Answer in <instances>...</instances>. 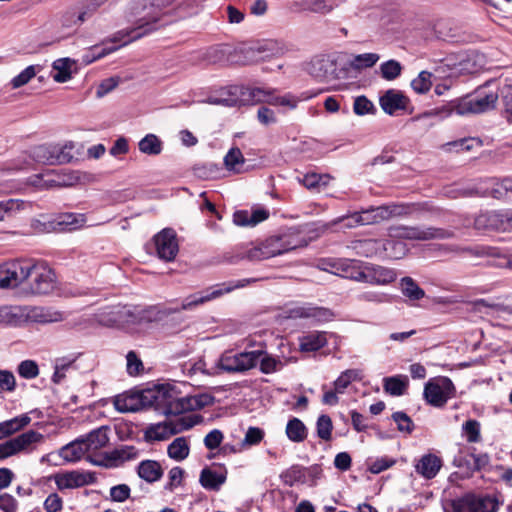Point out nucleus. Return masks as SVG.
<instances>
[{
	"label": "nucleus",
	"mask_w": 512,
	"mask_h": 512,
	"mask_svg": "<svg viewBox=\"0 0 512 512\" xmlns=\"http://www.w3.org/2000/svg\"><path fill=\"white\" fill-rule=\"evenodd\" d=\"M397 277L398 273L395 269L367 262L363 283L387 286L395 282Z\"/></svg>",
	"instance_id": "6ab92c4d"
},
{
	"label": "nucleus",
	"mask_w": 512,
	"mask_h": 512,
	"mask_svg": "<svg viewBox=\"0 0 512 512\" xmlns=\"http://www.w3.org/2000/svg\"><path fill=\"white\" fill-rule=\"evenodd\" d=\"M174 0H133L127 12L128 21L132 28L119 31L112 42H121L118 46L92 47L84 56L83 61L90 64L106 55L116 51L134 40L141 38L154 29V24L160 19L162 9L170 5Z\"/></svg>",
	"instance_id": "f257e3e1"
},
{
	"label": "nucleus",
	"mask_w": 512,
	"mask_h": 512,
	"mask_svg": "<svg viewBox=\"0 0 512 512\" xmlns=\"http://www.w3.org/2000/svg\"><path fill=\"white\" fill-rule=\"evenodd\" d=\"M265 436V432L263 429L259 427H249L245 432V436L241 441L242 448H249L252 446H256L261 443Z\"/></svg>",
	"instance_id": "bf43d9fd"
},
{
	"label": "nucleus",
	"mask_w": 512,
	"mask_h": 512,
	"mask_svg": "<svg viewBox=\"0 0 512 512\" xmlns=\"http://www.w3.org/2000/svg\"><path fill=\"white\" fill-rule=\"evenodd\" d=\"M55 144H41L30 151L32 159L41 164L53 165L55 163Z\"/></svg>",
	"instance_id": "58836bf2"
},
{
	"label": "nucleus",
	"mask_w": 512,
	"mask_h": 512,
	"mask_svg": "<svg viewBox=\"0 0 512 512\" xmlns=\"http://www.w3.org/2000/svg\"><path fill=\"white\" fill-rule=\"evenodd\" d=\"M35 75L36 69L33 65L26 67L11 80L12 88L17 89L26 85Z\"/></svg>",
	"instance_id": "338daca9"
},
{
	"label": "nucleus",
	"mask_w": 512,
	"mask_h": 512,
	"mask_svg": "<svg viewBox=\"0 0 512 512\" xmlns=\"http://www.w3.org/2000/svg\"><path fill=\"white\" fill-rule=\"evenodd\" d=\"M298 246H300L298 242L290 240L287 236L270 237L256 246L246 248L239 254V258L251 262L262 261L291 251Z\"/></svg>",
	"instance_id": "39448f33"
},
{
	"label": "nucleus",
	"mask_w": 512,
	"mask_h": 512,
	"mask_svg": "<svg viewBox=\"0 0 512 512\" xmlns=\"http://www.w3.org/2000/svg\"><path fill=\"white\" fill-rule=\"evenodd\" d=\"M307 72L320 82L330 81L335 78V63L327 56L314 57L306 67Z\"/></svg>",
	"instance_id": "412c9836"
},
{
	"label": "nucleus",
	"mask_w": 512,
	"mask_h": 512,
	"mask_svg": "<svg viewBox=\"0 0 512 512\" xmlns=\"http://www.w3.org/2000/svg\"><path fill=\"white\" fill-rule=\"evenodd\" d=\"M31 418L26 415H20L12 419L3 421L0 423V437L1 439L9 437L14 433L22 430L24 427L29 425Z\"/></svg>",
	"instance_id": "e433bc0d"
},
{
	"label": "nucleus",
	"mask_w": 512,
	"mask_h": 512,
	"mask_svg": "<svg viewBox=\"0 0 512 512\" xmlns=\"http://www.w3.org/2000/svg\"><path fill=\"white\" fill-rule=\"evenodd\" d=\"M399 289L410 302H416L425 297V291L409 276L400 279Z\"/></svg>",
	"instance_id": "f704fd0d"
},
{
	"label": "nucleus",
	"mask_w": 512,
	"mask_h": 512,
	"mask_svg": "<svg viewBox=\"0 0 512 512\" xmlns=\"http://www.w3.org/2000/svg\"><path fill=\"white\" fill-rule=\"evenodd\" d=\"M358 299L363 302L381 305L392 303L394 296L383 291L366 290L358 295Z\"/></svg>",
	"instance_id": "a18cd8bd"
},
{
	"label": "nucleus",
	"mask_w": 512,
	"mask_h": 512,
	"mask_svg": "<svg viewBox=\"0 0 512 512\" xmlns=\"http://www.w3.org/2000/svg\"><path fill=\"white\" fill-rule=\"evenodd\" d=\"M504 111L509 122H512V85H504L500 90Z\"/></svg>",
	"instance_id": "774afa93"
},
{
	"label": "nucleus",
	"mask_w": 512,
	"mask_h": 512,
	"mask_svg": "<svg viewBox=\"0 0 512 512\" xmlns=\"http://www.w3.org/2000/svg\"><path fill=\"white\" fill-rule=\"evenodd\" d=\"M298 180L307 189L320 191L321 188H324L329 184L330 176L320 175L317 173H309L304 175L302 178H298Z\"/></svg>",
	"instance_id": "49530a36"
},
{
	"label": "nucleus",
	"mask_w": 512,
	"mask_h": 512,
	"mask_svg": "<svg viewBox=\"0 0 512 512\" xmlns=\"http://www.w3.org/2000/svg\"><path fill=\"white\" fill-rule=\"evenodd\" d=\"M282 482L287 486H293L298 482H304L305 472L300 466H291L280 475Z\"/></svg>",
	"instance_id": "5fc2aeb1"
},
{
	"label": "nucleus",
	"mask_w": 512,
	"mask_h": 512,
	"mask_svg": "<svg viewBox=\"0 0 512 512\" xmlns=\"http://www.w3.org/2000/svg\"><path fill=\"white\" fill-rule=\"evenodd\" d=\"M74 147L75 145L71 141L64 144H55V163H69L73 159L72 150Z\"/></svg>",
	"instance_id": "680f3d73"
},
{
	"label": "nucleus",
	"mask_w": 512,
	"mask_h": 512,
	"mask_svg": "<svg viewBox=\"0 0 512 512\" xmlns=\"http://www.w3.org/2000/svg\"><path fill=\"white\" fill-rule=\"evenodd\" d=\"M347 0H306L302 5V9L309 13L328 15L336 8L345 3Z\"/></svg>",
	"instance_id": "c756f323"
},
{
	"label": "nucleus",
	"mask_w": 512,
	"mask_h": 512,
	"mask_svg": "<svg viewBox=\"0 0 512 512\" xmlns=\"http://www.w3.org/2000/svg\"><path fill=\"white\" fill-rule=\"evenodd\" d=\"M137 457L138 451L135 447L124 446L122 448L113 450L105 457H89V461L94 465L112 467L118 466L125 461L136 459Z\"/></svg>",
	"instance_id": "aec40b11"
},
{
	"label": "nucleus",
	"mask_w": 512,
	"mask_h": 512,
	"mask_svg": "<svg viewBox=\"0 0 512 512\" xmlns=\"http://www.w3.org/2000/svg\"><path fill=\"white\" fill-rule=\"evenodd\" d=\"M74 62L69 58H61L57 59L53 62V70L54 74L52 75L54 81L58 83H64L71 79L72 75V66Z\"/></svg>",
	"instance_id": "a19ab883"
},
{
	"label": "nucleus",
	"mask_w": 512,
	"mask_h": 512,
	"mask_svg": "<svg viewBox=\"0 0 512 512\" xmlns=\"http://www.w3.org/2000/svg\"><path fill=\"white\" fill-rule=\"evenodd\" d=\"M269 213L264 209H257L252 212L245 210L236 211L233 215V222L237 226H255L266 220Z\"/></svg>",
	"instance_id": "2f4dec72"
},
{
	"label": "nucleus",
	"mask_w": 512,
	"mask_h": 512,
	"mask_svg": "<svg viewBox=\"0 0 512 512\" xmlns=\"http://www.w3.org/2000/svg\"><path fill=\"white\" fill-rule=\"evenodd\" d=\"M86 320L95 321L105 327L131 328L147 322V310L118 304L101 308L93 315V318Z\"/></svg>",
	"instance_id": "20e7f679"
},
{
	"label": "nucleus",
	"mask_w": 512,
	"mask_h": 512,
	"mask_svg": "<svg viewBox=\"0 0 512 512\" xmlns=\"http://www.w3.org/2000/svg\"><path fill=\"white\" fill-rule=\"evenodd\" d=\"M195 423L190 418L183 416L176 420L153 424L147 428L145 438L147 441H163L175 434L190 429Z\"/></svg>",
	"instance_id": "f8f14e48"
},
{
	"label": "nucleus",
	"mask_w": 512,
	"mask_h": 512,
	"mask_svg": "<svg viewBox=\"0 0 512 512\" xmlns=\"http://www.w3.org/2000/svg\"><path fill=\"white\" fill-rule=\"evenodd\" d=\"M244 163V157L240 149L232 148L224 157V164L226 168L230 171L240 172V167Z\"/></svg>",
	"instance_id": "6e6d98bb"
},
{
	"label": "nucleus",
	"mask_w": 512,
	"mask_h": 512,
	"mask_svg": "<svg viewBox=\"0 0 512 512\" xmlns=\"http://www.w3.org/2000/svg\"><path fill=\"white\" fill-rule=\"evenodd\" d=\"M456 388L450 378L439 376L430 379L424 386L423 396L428 404L443 407L455 397Z\"/></svg>",
	"instance_id": "9d476101"
},
{
	"label": "nucleus",
	"mask_w": 512,
	"mask_h": 512,
	"mask_svg": "<svg viewBox=\"0 0 512 512\" xmlns=\"http://www.w3.org/2000/svg\"><path fill=\"white\" fill-rule=\"evenodd\" d=\"M43 439L44 436L34 430H29L16 436L15 438H12L18 454L32 452L36 449V446L43 441Z\"/></svg>",
	"instance_id": "cd10ccee"
},
{
	"label": "nucleus",
	"mask_w": 512,
	"mask_h": 512,
	"mask_svg": "<svg viewBox=\"0 0 512 512\" xmlns=\"http://www.w3.org/2000/svg\"><path fill=\"white\" fill-rule=\"evenodd\" d=\"M327 344L325 332H310L299 337V347L302 352H314Z\"/></svg>",
	"instance_id": "473e14b6"
},
{
	"label": "nucleus",
	"mask_w": 512,
	"mask_h": 512,
	"mask_svg": "<svg viewBox=\"0 0 512 512\" xmlns=\"http://www.w3.org/2000/svg\"><path fill=\"white\" fill-rule=\"evenodd\" d=\"M30 272V259H19L0 265V288H16L26 286Z\"/></svg>",
	"instance_id": "9b49d317"
},
{
	"label": "nucleus",
	"mask_w": 512,
	"mask_h": 512,
	"mask_svg": "<svg viewBox=\"0 0 512 512\" xmlns=\"http://www.w3.org/2000/svg\"><path fill=\"white\" fill-rule=\"evenodd\" d=\"M139 150L147 155H159L162 151L163 143L155 134H147L138 143Z\"/></svg>",
	"instance_id": "c03bdc74"
},
{
	"label": "nucleus",
	"mask_w": 512,
	"mask_h": 512,
	"mask_svg": "<svg viewBox=\"0 0 512 512\" xmlns=\"http://www.w3.org/2000/svg\"><path fill=\"white\" fill-rule=\"evenodd\" d=\"M361 379V371L357 369H348L341 373V375L334 382V389L339 394L344 393L345 389L351 382Z\"/></svg>",
	"instance_id": "09e8293b"
},
{
	"label": "nucleus",
	"mask_w": 512,
	"mask_h": 512,
	"mask_svg": "<svg viewBox=\"0 0 512 512\" xmlns=\"http://www.w3.org/2000/svg\"><path fill=\"white\" fill-rule=\"evenodd\" d=\"M389 239L383 240L382 256L390 259H401L408 251L402 239L426 241L431 239H446L451 233L433 227L393 226L389 228Z\"/></svg>",
	"instance_id": "7ed1b4c3"
},
{
	"label": "nucleus",
	"mask_w": 512,
	"mask_h": 512,
	"mask_svg": "<svg viewBox=\"0 0 512 512\" xmlns=\"http://www.w3.org/2000/svg\"><path fill=\"white\" fill-rule=\"evenodd\" d=\"M138 476L148 483H154L163 476V469L155 460H143L137 467Z\"/></svg>",
	"instance_id": "7c9ffc66"
},
{
	"label": "nucleus",
	"mask_w": 512,
	"mask_h": 512,
	"mask_svg": "<svg viewBox=\"0 0 512 512\" xmlns=\"http://www.w3.org/2000/svg\"><path fill=\"white\" fill-rule=\"evenodd\" d=\"M254 352H259L260 354L258 358V365L259 370L263 374L276 373L282 370L289 363V358L284 356H275L268 353L264 349V345L262 343L258 345L257 349H254Z\"/></svg>",
	"instance_id": "4be33fe9"
},
{
	"label": "nucleus",
	"mask_w": 512,
	"mask_h": 512,
	"mask_svg": "<svg viewBox=\"0 0 512 512\" xmlns=\"http://www.w3.org/2000/svg\"><path fill=\"white\" fill-rule=\"evenodd\" d=\"M294 313L298 317H302V318L313 317V318H317V319L326 318L331 315V313L328 309L321 308V307H314V306H310V305L298 307L294 310Z\"/></svg>",
	"instance_id": "13d9d810"
},
{
	"label": "nucleus",
	"mask_w": 512,
	"mask_h": 512,
	"mask_svg": "<svg viewBox=\"0 0 512 512\" xmlns=\"http://www.w3.org/2000/svg\"><path fill=\"white\" fill-rule=\"evenodd\" d=\"M189 445L184 437L174 439L167 448V454L171 459L182 461L189 455Z\"/></svg>",
	"instance_id": "79ce46f5"
},
{
	"label": "nucleus",
	"mask_w": 512,
	"mask_h": 512,
	"mask_svg": "<svg viewBox=\"0 0 512 512\" xmlns=\"http://www.w3.org/2000/svg\"><path fill=\"white\" fill-rule=\"evenodd\" d=\"M380 59L377 53L358 54L350 61V67L355 70H362L373 67Z\"/></svg>",
	"instance_id": "3c124183"
},
{
	"label": "nucleus",
	"mask_w": 512,
	"mask_h": 512,
	"mask_svg": "<svg viewBox=\"0 0 512 512\" xmlns=\"http://www.w3.org/2000/svg\"><path fill=\"white\" fill-rule=\"evenodd\" d=\"M355 213L357 215L356 222H359L360 225H371L395 216L405 215L407 208L403 205L392 204L371 207Z\"/></svg>",
	"instance_id": "2eb2a0df"
},
{
	"label": "nucleus",
	"mask_w": 512,
	"mask_h": 512,
	"mask_svg": "<svg viewBox=\"0 0 512 512\" xmlns=\"http://www.w3.org/2000/svg\"><path fill=\"white\" fill-rule=\"evenodd\" d=\"M384 390L392 396H401L406 393L409 380L406 375H396L384 378Z\"/></svg>",
	"instance_id": "4c0bfd02"
},
{
	"label": "nucleus",
	"mask_w": 512,
	"mask_h": 512,
	"mask_svg": "<svg viewBox=\"0 0 512 512\" xmlns=\"http://www.w3.org/2000/svg\"><path fill=\"white\" fill-rule=\"evenodd\" d=\"M352 248L356 250L358 255L374 257L382 256L384 244L382 239H364L353 242Z\"/></svg>",
	"instance_id": "c85d7f7f"
},
{
	"label": "nucleus",
	"mask_w": 512,
	"mask_h": 512,
	"mask_svg": "<svg viewBox=\"0 0 512 512\" xmlns=\"http://www.w3.org/2000/svg\"><path fill=\"white\" fill-rule=\"evenodd\" d=\"M332 420L328 415H321L317 419L316 423V431L317 436L324 440V441H330L332 438Z\"/></svg>",
	"instance_id": "052dcab7"
},
{
	"label": "nucleus",
	"mask_w": 512,
	"mask_h": 512,
	"mask_svg": "<svg viewBox=\"0 0 512 512\" xmlns=\"http://www.w3.org/2000/svg\"><path fill=\"white\" fill-rule=\"evenodd\" d=\"M151 408L166 415H180L187 411L201 409L207 405L208 396H182L175 386L170 384L149 388Z\"/></svg>",
	"instance_id": "f03ea898"
},
{
	"label": "nucleus",
	"mask_w": 512,
	"mask_h": 512,
	"mask_svg": "<svg viewBox=\"0 0 512 512\" xmlns=\"http://www.w3.org/2000/svg\"><path fill=\"white\" fill-rule=\"evenodd\" d=\"M53 478L59 490L79 488L95 481L92 473L78 470L57 473Z\"/></svg>",
	"instance_id": "a211bd4d"
},
{
	"label": "nucleus",
	"mask_w": 512,
	"mask_h": 512,
	"mask_svg": "<svg viewBox=\"0 0 512 512\" xmlns=\"http://www.w3.org/2000/svg\"><path fill=\"white\" fill-rule=\"evenodd\" d=\"M24 323V310L19 307H0V324L21 326Z\"/></svg>",
	"instance_id": "ea45409f"
},
{
	"label": "nucleus",
	"mask_w": 512,
	"mask_h": 512,
	"mask_svg": "<svg viewBox=\"0 0 512 512\" xmlns=\"http://www.w3.org/2000/svg\"><path fill=\"white\" fill-rule=\"evenodd\" d=\"M409 99L399 90L389 89L379 99L383 111L389 115L395 114L398 110H406Z\"/></svg>",
	"instance_id": "b1692460"
},
{
	"label": "nucleus",
	"mask_w": 512,
	"mask_h": 512,
	"mask_svg": "<svg viewBox=\"0 0 512 512\" xmlns=\"http://www.w3.org/2000/svg\"><path fill=\"white\" fill-rule=\"evenodd\" d=\"M432 86V73L421 71L416 78L411 81V87L417 94L427 93Z\"/></svg>",
	"instance_id": "864d4df0"
},
{
	"label": "nucleus",
	"mask_w": 512,
	"mask_h": 512,
	"mask_svg": "<svg viewBox=\"0 0 512 512\" xmlns=\"http://www.w3.org/2000/svg\"><path fill=\"white\" fill-rule=\"evenodd\" d=\"M366 263L360 260L352 259L351 265L348 267L346 279L363 283L365 278Z\"/></svg>",
	"instance_id": "e2e57ef3"
},
{
	"label": "nucleus",
	"mask_w": 512,
	"mask_h": 512,
	"mask_svg": "<svg viewBox=\"0 0 512 512\" xmlns=\"http://www.w3.org/2000/svg\"><path fill=\"white\" fill-rule=\"evenodd\" d=\"M286 435L293 442H303L307 437V428L298 418H292L286 425Z\"/></svg>",
	"instance_id": "37998d69"
},
{
	"label": "nucleus",
	"mask_w": 512,
	"mask_h": 512,
	"mask_svg": "<svg viewBox=\"0 0 512 512\" xmlns=\"http://www.w3.org/2000/svg\"><path fill=\"white\" fill-rule=\"evenodd\" d=\"M452 512H497L499 502L492 496L467 494L451 502Z\"/></svg>",
	"instance_id": "ddd939ff"
},
{
	"label": "nucleus",
	"mask_w": 512,
	"mask_h": 512,
	"mask_svg": "<svg viewBox=\"0 0 512 512\" xmlns=\"http://www.w3.org/2000/svg\"><path fill=\"white\" fill-rule=\"evenodd\" d=\"M87 453L83 439H76L59 450L60 457L66 462H77Z\"/></svg>",
	"instance_id": "c9c22d12"
},
{
	"label": "nucleus",
	"mask_w": 512,
	"mask_h": 512,
	"mask_svg": "<svg viewBox=\"0 0 512 512\" xmlns=\"http://www.w3.org/2000/svg\"><path fill=\"white\" fill-rule=\"evenodd\" d=\"M126 370L130 376H137L144 370L142 360L134 351H129L126 355Z\"/></svg>",
	"instance_id": "69168bd1"
},
{
	"label": "nucleus",
	"mask_w": 512,
	"mask_h": 512,
	"mask_svg": "<svg viewBox=\"0 0 512 512\" xmlns=\"http://www.w3.org/2000/svg\"><path fill=\"white\" fill-rule=\"evenodd\" d=\"M86 222L84 214L65 213L59 216L58 224L63 225L69 230H74L82 227Z\"/></svg>",
	"instance_id": "4d7b16f0"
},
{
	"label": "nucleus",
	"mask_w": 512,
	"mask_h": 512,
	"mask_svg": "<svg viewBox=\"0 0 512 512\" xmlns=\"http://www.w3.org/2000/svg\"><path fill=\"white\" fill-rule=\"evenodd\" d=\"M65 319L64 313L51 308L35 307L24 311V322L39 324L61 322Z\"/></svg>",
	"instance_id": "393cba45"
},
{
	"label": "nucleus",
	"mask_w": 512,
	"mask_h": 512,
	"mask_svg": "<svg viewBox=\"0 0 512 512\" xmlns=\"http://www.w3.org/2000/svg\"><path fill=\"white\" fill-rule=\"evenodd\" d=\"M229 93L230 98H214L211 103L220 104L224 106H238L245 101H252L255 103L266 102L273 99L276 90L268 87H231Z\"/></svg>",
	"instance_id": "6e6552de"
},
{
	"label": "nucleus",
	"mask_w": 512,
	"mask_h": 512,
	"mask_svg": "<svg viewBox=\"0 0 512 512\" xmlns=\"http://www.w3.org/2000/svg\"><path fill=\"white\" fill-rule=\"evenodd\" d=\"M108 428L100 427L91 431L85 437H81L87 451L88 458L93 457L92 454L105 447L109 441L107 435Z\"/></svg>",
	"instance_id": "bb28decb"
},
{
	"label": "nucleus",
	"mask_w": 512,
	"mask_h": 512,
	"mask_svg": "<svg viewBox=\"0 0 512 512\" xmlns=\"http://www.w3.org/2000/svg\"><path fill=\"white\" fill-rule=\"evenodd\" d=\"M256 344L254 341L249 340L247 348L239 353L227 351L221 355L218 360V366L225 372L241 373L255 368L258 365L259 352H254Z\"/></svg>",
	"instance_id": "1a4fd4ad"
},
{
	"label": "nucleus",
	"mask_w": 512,
	"mask_h": 512,
	"mask_svg": "<svg viewBox=\"0 0 512 512\" xmlns=\"http://www.w3.org/2000/svg\"><path fill=\"white\" fill-rule=\"evenodd\" d=\"M57 288L54 270L44 261L30 259V272L27 277L26 291L31 294H49Z\"/></svg>",
	"instance_id": "423d86ee"
},
{
	"label": "nucleus",
	"mask_w": 512,
	"mask_h": 512,
	"mask_svg": "<svg viewBox=\"0 0 512 512\" xmlns=\"http://www.w3.org/2000/svg\"><path fill=\"white\" fill-rule=\"evenodd\" d=\"M496 211H487L480 213L474 221L475 228L478 230L498 231Z\"/></svg>",
	"instance_id": "8fccbe9b"
},
{
	"label": "nucleus",
	"mask_w": 512,
	"mask_h": 512,
	"mask_svg": "<svg viewBox=\"0 0 512 512\" xmlns=\"http://www.w3.org/2000/svg\"><path fill=\"white\" fill-rule=\"evenodd\" d=\"M157 256L167 262L173 261L179 251L176 232L165 228L154 236Z\"/></svg>",
	"instance_id": "f3484780"
},
{
	"label": "nucleus",
	"mask_w": 512,
	"mask_h": 512,
	"mask_svg": "<svg viewBox=\"0 0 512 512\" xmlns=\"http://www.w3.org/2000/svg\"><path fill=\"white\" fill-rule=\"evenodd\" d=\"M466 439L470 443H477L481 440L480 423L476 420H468L462 425Z\"/></svg>",
	"instance_id": "0e129e2a"
},
{
	"label": "nucleus",
	"mask_w": 512,
	"mask_h": 512,
	"mask_svg": "<svg viewBox=\"0 0 512 512\" xmlns=\"http://www.w3.org/2000/svg\"><path fill=\"white\" fill-rule=\"evenodd\" d=\"M113 405L118 412L129 413L151 408L149 388L127 391L114 397Z\"/></svg>",
	"instance_id": "4468645a"
},
{
	"label": "nucleus",
	"mask_w": 512,
	"mask_h": 512,
	"mask_svg": "<svg viewBox=\"0 0 512 512\" xmlns=\"http://www.w3.org/2000/svg\"><path fill=\"white\" fill-rule=\"evenodd\" d=\"M442 467V460L434 454L423 455L415 465V470L425 479H433Z\"/></svg>",
	"instance_id": "a878e982"
},
{
	"label": "nucleus",
	"mask_w": 512,
	"mask_h": 512,
	"mask_svg": "<svg viewBox=\"0 0 512 512\" xmlns=\"http://www.w3.org/2000/svg\"><path fill=\"white\" fill-rule=\"evenodd\" d=\"M381 77L387 81H393L401 75L402 65L396 60L383 62L380 67Z\"/></svg>",
	"instance_id": "603ef678"
},
{
	"label": "nucleus",
	"mask_w": 512,
	"mask_h": 512,
	"mask_svg": "<svg viewBox=\"0 0 512 512\" xmlns=\"http://www.w3.org/2000/svg\"><path fill=\"white\" fill-rule=\"evenodd\" d=\"M50 175L51 179L47 180L46 184L53 188L72 187L89 183L93 179L90 173L69 169L50 170Z\"/></svg>",
	"instance_id": "dca6fc26"
},
{
	"label": "nucleus",
	"mask_w": 512,
	"mask_h": 512,
	"mask_svg": "<svg viewBox=\"0 0 512 512\" xmlns=\"http://www.w3.org/2000/svg\"><path fill=\"white\" fill-rule=\"evenodd\" d=\"M254 281L255 279H242L211 286L204 291L189 295L182 301L181 307L176 308L173 311L179 312L182 310H193L199 305L217 299L227 293L232 292L235 289L243 288L247 284Z\"/></svg>",
	"instance_id": "0eeeda50"
},
{
	"label": "nucleus",
	"mask_w": 512,
	"mask_h": 512,
	"mask_svg": "<svg viewBox=\"0 0 512 512\" xmlns=\"http://www.w3.org/2000/svg\"><path fill=\"white\" fill-rule=\"evenodd\" d=\"M25 206V202L19 199H8L0 202V221L14 217Z\"/></svg>",
	"instance_id": "de8ad7c7"
},
{
	"label": "nucleus",
	"mask_w": 512,
	"mask_h": 512,
	"mask_svg": "<svg viewBox=\"0 0 512 512\" xmlns=\"http://www.w3.org/2000/svg\"><path fill=\"white\" fill-rule=\"evenodd\" d=\"M226 474V471L205 468L201 471L199 481L205 489L217 491L226 481Z\"/></svg>",
	"instance_id": "72a5a7b5"
},
{
	"label": "nucleus",
	"mask_w": 512,
	"mask_h": 512,
	"mask_svg": "<svg viewBox=\"0 0 512 512\" xmlns=\"http://www.w3.org/2000/svg\"><path fill=\"white\" fill-rule=\"evenodd\" d=\"M498 100L496 92L479 90L477 94L465 102V109L471 113H484L492 110Z\"/></svg>",
	"instance_id": "5701e85b"
}]
</instances>
